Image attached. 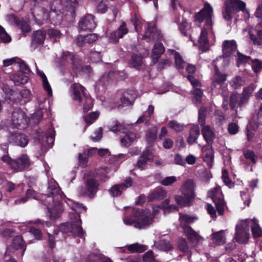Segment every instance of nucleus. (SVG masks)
Returning a JSON list of instances; mask_svg holds the SVG:
<instances>
[{
  "instance_id": "obj_1",
  "label": "nucleus",
  "mask_w": 262,
  "mask_h": 262,
  "mask_svg": "<svg viewBox=\"0 0 262 262\" xmlns=\"http://www.w3.org/2000/svg\"><path fill=\"white\" fill-rule=\"evenodd\" d=\"M46 174L48 178L51 176L49 173V167L47 164H44ZM41 201L47 207L51 219H56L60 216L64 210L62 201H64L72 209L79 212L81 210H86V207L81 204L74 202L72 200L67 199L61 191L57 183L52 178H49L47 194H42Z\"/></svg>"
},
{
  "instance_id": "obj_2",
  "label": "nucleus",
  "mask_w": 262,
  "mask_h": 262,
  "mask_svg": "<svg viewBox=\"0 0 262 262\" xmlns=\"http://www.w3.org/2000/svg\"><path fill=\"white\" fill-rule=\"evenodd\" d=\"M213 9L208 4L205 3L204 8L195 15V19L199 23L205 20V26L202 29L198 42L199 48L203 52L209 50L210 44L208 38H214V35L212 31V17Z\"/></svg>"
},
{
  "instance_id": "obj_3",
  "label": "nucleus",
  "mask_w": 262,
  "mask_h": 262,
  "mask_svg": "<svg viewBox=\"0 0 262 262\" xmlns=\"http://www.w3.org/2000/svg\"><path fill=\"white\" fill-rule=\"evenodd\" d=\"M124 224L138 229H145L152 224L154 215L149 209L129 208L123 219Z\"/></svg>"
},
{
  "instance_id": "obj_4",
  "label": "nucleus",
  "mask_w": 262,
  "mask_h": 262,
  "mask_svg": "<svg viewBox=\"0 0 262 262\" xmlns=\"http://www.w3.org/2000/svg\"><path fill=\"white\" fill-rule=\"evenodd\" d=\"M107 170H103L101 172H90L85 179L84 186H81L78 190L79 195L90 198H94L99 190V181H106L110 177L107 176Z\"/></svg>"
},
{
  "instance_id": "obj_5",
  "label": "nucleus",
  "mask_w": 262,
  "mask_h": 262,
  "mask_svg": "<svg viewBox=\"0 0 262 262\" xmlns=\"http://www.w3.org/2000/svg\"><path fill=\"white\" fill-rule=\"evenodd\" d=\"M41 7H35L32 13L35 19L39 23L48 20L52 13H57L63 10V3L61 0H53L50 4L46 0H42Z\"/></svg>"
},
{
  "instance_id": "obj_6",
  "label": "nucleus",
  "mask_w": 262,
  "mask_h": 262,
  "mask_svg": "<svg viewBox=\"0 0 262 262\" xmlns=\"http://www.w3.org/2000/svg\"><path fill=\"white\" fill-rule=\"evenodd\" d=\"M71 222L62 224L59 227V230L62 233H70L74 236L84 238V233L81 227V221L78 213L70 214Z\"/></svg>"
},
{
  "instance_id": "obj_7",
  "label": "nucleus",
  "mask_w": 262,
  "mask_h": 262,
  "mask_svg": "<svg viewBox=\"0 0 262 262\" xmlns=\"http://www.w3.org/2000/svg\"><path fill=\"white\" fill-rule=\"evenodd\" d=\"M70 90L74 100L79 102L84 101L83 105L84 111L88 112L93 107V100L82 85L79 83H74L71 85Z\"/></svg>"
},
{
  "instance_id": "obj_8",
  "label": "nucleus",
  "mask_w": 262,
  "mask_h": 262,
  "mask_svg": "<svg viewBox=\"0 0 262 262\" xmlns=\"http://www.w3.org/2000/svg\"><path fill=\"white\" fill-rule=\"evenodd\" d=\"M131 21L137 32L139 31V27L140 26L142 27H144V29H146L144 35L142 37V39L146 40L147 42L159 40L162 37L159 31L154 27H150L148 24H143V20L137 15H136Z\"/></svg>"
},
{
  "instance_id": "obj_9",
  "label": "nucleus",
  "mask_w": 262,
  "mask_h": 262,
  "mask_svg": "<svg viewBox=\"0 0 262 262\" xmlns=\"http://www.w3.org/2000/svg\"><path fill=\"white\" fill-rule=\"evenodd\" d=\"M1 159L16 172L24 171L31 165V160L25 154H22L15 160L12 159L8 154L2 156Z\"/></svg>"
},
{
  "instance_id": "obj_10",
  "label": "nucleus",
  "mask_w": 262,
  "mask_h": 262,
  "mask_svg": "<svg viewBox=\"0 0 262 262\" xmlns=\"http://www.w3.org/2000/svg\"><path fill=\"white\" fill-rule=\"evenodd\" d=\"M245 7L246 4L241 0H226L222 11L223 17L226 21H231L233 15L243 11Z\"/></svg>"
},
{
  "instance_id": "obj_11",
  "label": "nucleus",
  "mask_w": 262,
  "mask_h": 262,
  "mask_svg": "<svg viewBox=\"0 0 262 262\" xmlns=\"http://www.w3.org/2000/svg\"><path fill=\"white\" fill-rule=\"evenodd\" d=\"M249 219L239 221L235 228V238L239 244H246L249 238Z\"/></svg>"
},
{
  "instance_id": "obj_12",
  "label": "nucleus",
  "mask_w": 262,
  "mask_h": 262,
  "mask_svg": "<svg viewBox=\"0 0 262 262\" xmlns=\"http://www.w3.org/2000/svg\"><path fill=\"white\" fill-rule=\"evenodd\" d=\"M61 66L70 65L74 72L77 73L82 69V62L78 56H75L68 51L62 52L60 63Z\"/></svg>"
},
{
  "instance_id": "obj_13",
  "label": "nucleus",
  "mask_w": 262,
  "mask_h": 262,
  "mask_svg": "<svg viewBox=\"0 0 262 262\" xmlns=\"http://www.w3.org/2000/svg\"><path fill=\"white\" fill-rule=\"evenodd\" d=\"M208 196L212 199L220 214H223L224 210L225 201L220 186L210 189L208 192Z\"/></svg>"
},
{
  "instance_id": "obj_14",
  "label": "nucleus",
  "mask_w": 262,
  "mask_h": 262,
  "mask_svg": "<svg viewBox=\"0 0 262 262\" xmlns=\"http://www.w3.org/2000/svg\"><path fill=\"white\" fill-rule=\"evenodd\" d=\"M12 125L18 129L26 127L28 120L26 114L20 108L15 109L11 117Z\"/></svg>"
},
{
  "instance_id": "obj_15",
  "label": "nucleus",
  "mask_w": 262,
  "mask_h": 262,
  "mask_svg": "<svg viewBox=\"0 0 262 262\" xmlns=\"http://www.w3.org/2000/svg\"><path fill=\"white\" fill-rule=\"evenodd\" d=\"M249 99L241 94H232L230 97V107L231 110H235L237 107H243L245 106Z\"/></svg>"
},
{
  "instance_id": "obj_16",
  "label": "nucleus",
  "mask_w": 262,
  "mask_h": 262,
  "mask_svg": "<svg viewBox=\"0 0 262 262\" xmlns=\"http://www.w3.org/2000/svg\"><path fill=\"white\" fill-rule=\"evenodd\" d=\"M55 132L53 128H50L48 132L41 133L38 135V140L41 143L42 145L46 148H49L52 147L54 142Z\"/></svg>"
},
{
  "instance_id": "obj_17",
  "label": "nucleus",
  "mask_w": 262,
  "mask_h": 262,
  "mask_svg": "<svg viewBox=\"0 0 262 262\" xmlns=\"http://www.w3.org/2000/svg\"><path fill=\"white\" fill-rule=\"evenodd\" d=\"M96 25L94 16L91 14L85 15L79 22V28L83 31H92L96 28Z\"/></svg>"
},
{
  "instance_id": "obj_18",
  "label": "nucleus",
  "mask_w": 262,
  "mask_h": 262,
  "mask_svg": "<svg viewBox=\"0 0 262 262\" xmlns=\"http://www.w3.org/2000/svg\"><path fill=\"white\" fill-rule=\"evenodd\" d=\"M9 141L10 143L21 147L26 146L29 143L27 136L18 132L11 134L9 137Z\"/></svg>"
},
{
  "instance_id": "obj_19",
  "label": "nucleus",
  "mask_w": 262,
  "mask_h": 262,
  "mask_svg": "<svg viewBox=\"0 0 262 262\" xmlns=\"http://www.w3.org/2000/svg\"><path fill=\"white\" fill-rule=\"evenodd\" d=\"M132 183L131 178H128L123 183L112 186L109 191L114 197L119 196L123 190L130 187Z\"/></svg>"
},
{
  "instance_id": "obj_20",
  "label": "nucleus",
  "mask_w": 262,
  "mask_h": 262,
  "mask_svg": "<svg viewBox=\"0 0 262 262\" xmlns=\"http://www.w3.org/2000/svg\"><path fill=\"white\" fill-rule=\"evenodd\" d=\"M215 72L212 78L211 90L213 91L214 89L221 88L225 85L224 82L226 80L227 75L220 73L219 69L215 68Z\"/></svg>"
},
{
  "instance_id": "obj_21",
  "label": "nucleus",
  "mask_w": 262,
  "mask_h": 262,
  "mask_svg": "<svg viewBox=\"0 0 262 262\" xmlns=\"http://www.w3.org/2000/svg\"><path fill=\"white\" fill-rule=\"evenodd\" d=\"M128 31L125 23H123L118 30L110 34L109 38L111 42L116 43L119 39L123 37Z\"/></svg>"
},
{
  "instance_id": "obj_22",
  "label": "nucleus",
  "mask_w": 262,
  "mask_h": 262,
  "mask_svg": "<svg viewBox=\"0 0 262 262\" xmlns=\"http://www.w3.org/2000/svg\"><path fill=\"white\" fill-rule=\"evenodd\" d=\"M153 160V155L149 150L144 151L137 163V167L143 170L147 167V162Z\"/></svg>"
},
{
  "instance_id": "obj_23",
  "label": "nucleus",
  "mask_w": 262,
  "mask_h": 262,
  "mask_svg": "<svg viewBox=\"0 0 262 262\" xmlns=\"http://www.w3.org/2000/svg\"><path fill=\"white\" fill-rule=\"evenodd\" d=\"M203 160L208 166L211 167L214 160V150L211 145L204 146L202 148Z\"/></svg>"
},
{
  "instance_id": "obj_24",
  "label": "nucleus",
  "mask_w": 262,
  "mask_h": 262,
  "mask_svg": "<svg viewBox=\"0 0 262 262\" xmlns=\"http://www.w3.org/2000/svg\"><path fill=\"white\" fill-rule=\"evenodd\" d=\"M194 184L191 180L186 181L183 185L181 191L183 195L186 196L191 200L194 198Z\"/></svg>"
},
{
  "instance_id": "obj_25",
  "label": "nucleus",
  "mask_w": 262,
  "mask_h": 262,
  "mask_svg": "<svg viewBox=\"0 0 262 262\" xmlns=\"http://www.w3.org/2000/svg\"><path fill=\"white\" fill-rule=\"evenodd\" d=\"M197 220V217L185 213H179V222L180 227L183 231L185 230V227H191L188 224H191Z\"/></svg>"
},
{
  "instance_id": "obj_26",
  "label": "nucleus",
  "mask_w": 262,
  "mask_h": 262,
  "mask_svg": "<svg viewBox=\"0 0 262 262\" xmlns=\"http://www.w3.org/2000/svg\"><path fill=\"white\" fill-rule=\"evenodd\" d=\"M236 43L234 40H225L223 44V52L226 57H229L235 53Z\"/></svg>"
},
{
  "instance_id": "obj_27",
  "label": "nucleus",
  "mask_w": 262,
  "mask_h": 262,
  "mask_svg": "<svg viewBox=\"0 0 262 262\" xmlns=\"http://www.w3.org/2000/svg\"><path fill=\"white\" fill-rule=\"evenodd\" d=\"M167 195V192L161 187L155 189L148 196L149 201L161 200L164 199Z\"/></svg>"
},
{
  "instance_id": "obj_28",
  "label": "nucleus",
  "mask_w": 262,
  "mask_h": 262,
  "mask_svg": "<svg viewBox=\"0 0 262 262\" xmlns=\"http://www.w3.org/2000/svg\"><path fill=\"white\" fill-rule=\"evenodd\" d=\"M201 132L203 136L208 145H211L214 140L215 134L209 125H203Z\"/></svg>"
},
{
  "instance_id": "obj_29",
  "label": "nucleus",
  "mask_w": 262,
  "mask_h": 262,
  "mask_svg": "<svg viewBox=\"0 0 262 262\" xmlns=\"http://www.w3.org/2000/svg\"><path fill=\"white\" fill-rule=\"evenodd\" d=\"M18 227L21 231H28L30 233L33 234L37 239H40L42 237V234L39 229L30 227L26 223H23Z\"/></svg>"
},
{
  "instance_id": "obj_30",
  "label": "nucleus",
  "mask_w": 262,
  "mask_h": 262,
  "mask_svg": "<svg viewBox=\"0 0 262 262\" xmlns=\"http://www.w3.org/2000/svg\"><path fill=\"white\" fill-rule=\"evenodd\" d=\"M164 47L162 43L155 44L151 53L152 60L154 63L157 62L161 55L164 53Z\"/></svg>"
},
{
  "instance_id": "obj_31",
  "label": "nucleus",
  "mask_w": 262,
  "mask_h": 262,
  "mask_svg": "<svg viewBox=\"0 0 262 262\" xmlns=\"http://www.w3.org/2000/svg\"><path fill=\"white\" fill-rule=\"evenodd\" d=\"M183 231L187 236L189 241L193 244H197L202 239V237L196 232L194 231L191 227H185V230Z\"/></svg>"
},
{
  "instance_id": "obj_32",
  "label": "nucleus",
  "mask_w": 262,
  "mask_h": 262,
  "mask_svg": "<svg viewBox=\"0 0 262 262\" xmlns=\"http://www.w3.org/2000/svg\"><path fill=\"white\" fill-rule=\"evenodd\" d=\"M78 6V2L77 0H65L63 4V10H65L73 15L75 13Z\"/></svg>"
},
{
  "instance_id": "obj_33",
  "label": "nucleus",
  "mask_w": 262,
  "mask_h": 262,
  "mask_svg": "<svg viewBox=\"0 0 262 262\" xmlns=\"http://www.w3.org/2000/svg\"><path fill=\"white\" fill-rule=\"evenodd\" d=\"M36 70L37 73L39 75L42 79V82L44 90L47 92L49 96H52V90L46 75L43 72L39 70L37 66H36Z\"/></svg>"
},
{
  "instance_id": "obj_34",
  "label": "nucleus",
  "mask_w": 262,
  "mask_h": 262,
  "mask_svg": "<svg viewBox=\"0 0 262 262\" xmlns=\"http://www.w3.org/2000/svg\"><path fill=\"white\" fill-rule=\"evenodd\" d=\"M251 224V231L254 237L262 236V229L260 227L258 220L255 218L249 219V224Z\"/></svg>"
},
{
  "instance_id": "obj_35",
  "label": "nucleus",
  "mask_w": 262,
  "mask_h": 262,
  "mask_svg": "<svg viewBox=\"0 0 262 262\" xmlns=\"http://www.w3.org/2000/svg\"><path fill=\"white\" fill-rule=\"evenodd\" d=\"M46 38V33L42 31L38 30L33 33L32 45L36 46L43 43Z\"/></svg>"
},
{
  "instance_id": "obj_36",
  "label": "nucleus",
  "mask_w": 262,
  "mask_h": 262,
  "mask_svg": "<svg viewBox=\"0 0 262 262\" xmlns=\"http://www.w3.org/2000/svg\"><path fill=\"white\" fill-rule=\"evenodd\" d=\"M11 78L16 85L24 84L28 82L29 79V77L27 75L21 72L13 74Z\"/></svg>"
},
{
  "instance_id": "obj_37",
  "label": "nucleus",
  "mask_w": 262,
  "mask_h": 262,
  "mask_svg": "<svg viewBox=\"0 0 262 262\" xmlns=\"http://www.w3.org/2000/svg\"><path fill=\"white\" fill-rule=\"evenodd\" d=\"M212 242L218 245H223L226 242L224 230H220L211 235Z\"/></svg>"
},
{
  "instance_id": "obj_38",
  "label": "nucleus",
  "mask_w": 262,
  "mask_h": 262,
  "mask_svg": "<svg viewBox=\"0 0 262 262\" xmlns=\"http://www.w3.org/2000/svg\"><path fill=\"white\" fill-rule=\"evenodd\" d=\"M136 99V95L133 91L125 92L121 98L122 103L125 105H132Z\"/></svg>"
},
{
  "instance_id": "obj_39",
  "label": "nucleus",
  "mask_w": 262,
  "mask_h": 262,
  "mask_svg": "<svg viewBox=\"0 0 262 262\" xmlns=\"http://www.w3.org/2000/svg\"><path fill=\"white\" fill-rule=\"evenodd\" d=\"M200 135V130L198 126H193L191 127L189 132V135L187 138V142L192 144L197 140Z\"/></svg>"
},
{
  "instance_id": "obj_40",
  "label": "nucleus",
  "mask_w": 262,
  "mask_h": 262,
  "mask_svg": "<svg viewBox=\"0 0 262 262\" xmlns=\"http://www.w3.org/2000/svg\"><path fill=\"white\" fill-rule=\"evenodd\" d=\"M97 151V149L96 148H92L91 149H89L87 151H85L83 154H79L78 159L80 164L82 167H84L85 166L86 163L88 162V158L86 156H92L93 152H95Z\"/></svg>"
},
{
  "instance_id": "obj_41",
  "label": "nucleus",
  "mask_w": 262,
  "mask_h": 262,
  "mask_svg": "<svg viewBox=\"0 0 262 262\" xmlns=\"http://www.w3.org/2000/svg\"><path fill=\"white\" fill-rule=\"evenodd\" d=\"M13 246L16 249H21V256L23 255L26 248L24 241L21 236H17L15 237L13 242Z\"/></svg>"
},
{
  "instance_id": "obj_42",
  "label": "nucleus",
  "mask_w": 262,
  "mask_h": 262,
  "mask_svg": "<svg viewBox=\"0 0 262 262\" xmlns=\"http://www.w3.org/2000/svg\"><path fill=\"white\" fill-rule=\"evenodd\" d=\"M174 200L177 204L181 207L189 206L192 200L186 196L176 195L174 196Z\"/></svg>"
},
{
  "instance_id": "obj_43",
  "label": "nucleus",
  "mask_w": 262,
  "mask_h": 262,
  "mask_svg": "<svg viewBox=\"0 0 262 262\" xmlns=\"http://www.w3.org/2000/svg\"><path fill=\"white\" fill-rule=\"evenodd\" d=\"M155 247L156 249L161 251H169L172 249V246L170 242L166 240H160L155 244Z\"/></svg>"
},
{
  "instance_id": "obj_44",
  "label": "nucleus",
  "mask_w": 262,
  "mask_h": 262,
  "mask_svg": "<svg viewBox=\"0 0 262 262\" xmlns=\"http://www.w3.org/2000/svg\"><path fill=\"white\" fill-rule=\"evenodd\" d=\"M136 135L134 132H129L127 133L126 136L121 139V143L122 145L128 147L135 140Z\"/></svg>"
},
{
  "instance_id": "obj_45",
  "label": "nucleus",
  "mask_w": 262,
  "mask_h": 262,
  "mask_svg": "<svg viewBox=\"0 0 262 262\" xmlns=\"http://www.w3.org/2000/svg\"><path fill=\"white\" fill-rule=\"evenodd\" d=\"M256 32L257 36L249 32V38L253 41L255 45H262V30H257Z\"/></svg>"
},
{
  "instance_id": "obj_46",
  "label": "nucleus",
  "mask_w": 262,
  "mask_h": 262,
  "mask_svg": "<svg viewBox=\"0 0 262 262\" xmlns=\"http://www.w3.org/2000/svg\"><path fill=\"white\" fill-rule=\"evenodd\" d=\"M178 247L181 251L188 254L189 255V258L190 257L191 255L190 254V250L189 249L187 242L185 238H182L179 239L178 243Z\"/></svg>"
},
{
  "instance_id": "obj_47",
  "label": "nucleus",
  "mask_w": 262,
  "mask_h": 262,
  "mask_svg": "<svg viewBox=\"0 0 262 262\" xmlns=\"http://www.w3.org/2000/svg\"><path fill=\"white\" fill-rule=\"evenodd\" d=\"M142 63V58L140 55L133 54L132 56L131 60L129 62L130 67L135 68H139Z\"/></svg>"
},
{
  "instance_id": "obj_48",
  "label": "nucleus",
  "mask_w": 262,
  "mask_h": 262,
  "mask_svg": "<svg viewBox=\"0 0 262 262\" xmlns=\"http://www.w3.org/2000/svg\"><path fill=\"white\" fill-rule=\"evenodd\" d=\"M128 249L133 253H141L146 250V246L143 245H140L138 243H135L128 246Z\"/></svg>"
},
{
  "instance_id": "obj_49",
  "label": "nucleus",
  "mask_w": 262,
  "mask_h": 262,
  "mask_svg": "<svg viewBox=\"0 0 262 262\" xmlns=\"http://www.w3.org/2000/svg\"><path fill=\"white\" fill-rule=\"evenodd\" d=\"M174 57L176 66L178 69H183L186 66V62L183 60L181 55L177 52H175Z\"/></svg>"
},
{
  "instance_id": "obj_50",
  "label": "nucleus",
  "mask_w": 262,
  "mask_h": 262,
  "mask_svg": "<svg viewBox=\"0 0 262 262\" xmlns=\"http://www.w3.org/2000/svg\"><path fill=\"white\" fill-rule=\"evenodd\" d=\"M113 74V73L111 72L106 75H103L99 80L98 82H97L95 89L97 88L99 89L100 85H102L103 87L109 81V79L111 76Z\"/></svg>"
},
{
  "instance_id": "obj_51",
  "label": "nucleus",
  "mask_w": 262,
  "mask_h": 262,
  "mask_svg": "<svg viewBox=\"0 0 262 262\" xmlns=\"http://www.w3.org/2000/svg\"><path fill=\"white\" fill-rule=\"evenodd\" d=\"M256 88V86L254 84L251 83L250 85L244 88L242 94L249 99Z\"/></svg>"
},
{
  "instance_id": "obj_52",
  "label": "nucleus",
  "mask_w": 262,
  "mask_h": 262,
  "mask_svg": "<svg viewBox=\"0 0 262 262\" xmlns=\"http://www.w3.org/2000/svg\"><path fill=\"white\" fill-rule=\"evenodd\" d=\"M17 68H19V72H21L26 75L31 72V70L29 66L25 63V62L20 58V62H18Z\"/></svg>"
},
{
  "instance_id": "obj_53",
  "label": "nucleus",
  "mask_w": 262,
  "mask_h": 262,
  "mask_svg": "<svg viewBox=\"0 0 262 262\" xmlns=\"http://www.w3.org/2000/svg\"><path fill=\"white\" fill-rule=\"evenodd\" d=\"M99 115V113L96 112H92L84 117V121L85 123L89 125L94 123L97 120Z\"/></svg>"
},
{
  "instance_id": "obj_54",
  "label": "nucleus",
  "mask_w": 262,
  "mask_h": 262,
  "mask_svg": "<svg viewBox=\"0 0 262 262\" xmlns=\"http://www.w3.org/2000/svg\"><path fill=\"white\" fill-rule=\"evenodd\" d=\"M245 158L251 161L253 164L256 162L257 156L254 154V152L251 150H246L244 151Z\"/></svg>"
},
{
  "instance_id": "obj_55",
  "label": "nucleus",
  "mask_w": 262,
  "mask_h": 262,
  "mask_svg": "<svg viewBox=\"0 0 262 262\" xmlns=\"http://www.w3.org/2000/svg\"><path fill=\"white\" fill-rule=\"evenodd\" d=\"M251 61L252 68L254 73H258L262 70V61L255 59Z\"/></svg>"
},
{
  "instance_id": "obj_56",
  "label": "nucleus",
  "mask_w": 262,
  "mask_h": 262,
  "mask_svg": "<svg viewBox=\"0 0 262 262\" xmlns=\"http://www.w3.org/2000/svg\"><path fill=\"white\" fill-rule=\"evenodd\" d=\"M217 89H222V92H221V95H222L223 99V106L225 107V105H227L228 103V98L229 96V92L228 91V89L227 88V85H224L221 86V88H218Z\"/></svg>"
},
{
  "instance_id": "obj_57",
  "label": "nucleus",
  "mask_w": 262,
  "mask_h": 262,
  "mask_svg": "<svg viewBox=\"0 0 262 262\" xmlns=\"http://www.w3.org/2000/svg\"><path fill=\"white\" fill-rule=\"evenodd\" d=\"M47 34L50 38L53 39L55 41H57L61 36L60 33L58 30L54 29H49L47 31Z\"/></svg>"
},
{
  "instance_id": "obj_58",
  "label": "nucleus",
  "mask_w": 262,
  "mask_h": 262,
  "mask_svg": "<svg viewBox=\"0 0 262 262\" xmlns=\"http://www.w3.org/2000/svg\"><path fill=\"white\" fill-rule=\"evenodd\" d=\"M168 126L176 132L182 131L184 128L183 124L178 123L176 121H171L168 123Z\"/></svg>"
},
{
  "instance_id": "obj_59",
  "label": "nucleus",
  "mask_w": 262,
  "mask_h": 262,
  "mask_svg": "<svg viewBox=\"0 0 262 262\" xmlns=\"http://www.w3.org/2000/svg\"><path fill=\"white\" fill-rule=\"evenodd\" d=\"M244 83V81L241 77L236 76L233 78L231 82V85L234 89H237L240 88Z\"/></svg>"
},
{
  "instance_id": "obj_60",
  "label": "nucleus",
  "mask_w": 262,
  "mask_h": 262,
  "mask_svg": "<svg viewBox=\"0 0 262 262\" xmlns=\"http://www.w3.org/2000/svg\"><path fill=\"white\" fill-rule=\"evenodd\" d=\"M18 62H20V58L17 57H14L11 58H8L3 60L4 66L8 67L11 65H17Z\"/></svg>"
},
{
  "instance_id": "obj_61",
  "label": "nucleus",
  "mask_w": 262,
  "mask_h": 262,
  "mask_svg": "<svg viewBox=\"0 0 262 262\" xmlns=\"http://www.w3.org/2000/svg\"><path fill=\"white\" fill-rule=\"evenodd\" d=\"M0 38L4 42H9L11 40V37L7 33L4 28L0 26Z\"/></svg>"
},
{
  "instance_id": "obj_62",
  "label": "nucleus",
  "mask_w": 262,
  "mask_h": 262,
  "mask_svg": "<svg viewBox=\"0 0 262 262\" xmlns=\"http://www.w3.org/2000/svg\"><path fill=\"white\" fill-rule=\"evenodd\" d=\"M157 138V131L155 129H149L146 134V138L148 142L154 141Z\"/></svg>"
},
{
  "instance_id": "obj_63",
  "label": "nucleus",
  "mask_w": 262,
  "mask_h": 262,
  "mask_svg": "<svg viewBox=\"0 0 262 262\" xmlns=\"http://www.w3.org/2000/svg\"><path fill=\"white\" fill-rule=\"evenodd\" d=\"M107 10V6L105 3V1H101L96 6V10L97 12L100 13H104Z\"/></svg>"
},
{
  "instance_id": "obj_64",
  "label": "nucleus",
  "mask_w": 262,
  "mask_h": 262,
  "mask_svg": "<svg viewBox=\"0 0 262 262\" xmlns=\"http://www.w3.org/2000/svg\"><path fill=\"white\" fill-rule=\"evenodd\" d=\"M143 262H155V256L152 251L146 252L143 257Z\"/></svg>"
}]
</instances>
